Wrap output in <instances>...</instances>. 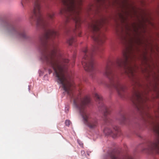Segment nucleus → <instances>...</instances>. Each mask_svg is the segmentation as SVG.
<instances>
[{
	"label": "nucleus",
	"instance_id": "f257e3e1",
	"mask_svg": "<svg viewBox=\"0 0 159 159\" xmlns=\"http://www.w3.org/2000/svg\"><path fill=\"white\" fill-rule=\"evenodd\" d=\"M53 69L58 83L61 84L63 89L70 98L73 107L82 117L85 125L90 129H94L98 125L97 119L92 118L87 110L90 103V98L87 96L81 97L74 93L75 86L74 83L66 75V71L69 62H46Z\"/></svg>",
	"mask_w": 159,
	"mask_h": 159
},
{
	"label": "nucleus",
	"instance_id": "f03ea898",
	"mask_svg": "<svg viewBox=\"0 0 159 159\" xmlns=\"http://www.w3.org/2000/svg\"><path fill=\"white\" fill-rule=\"evenodd\" d=\"M62 2L63 7L60 11V13L65 16L66 22L70 20L75 22V29L74 31L79 36H81L79 29L81 23L80 14L82 0H62Z\"/></svg>",
	"mask_w": 159,
	"mask_h": 159
},
{
	"label": "nucleus",
	"instance_id": "7ed1b4c3",
	"mask_svg": "<svg viewBox=\"0 0 159 159\" xmlns=\"http://www.w3.org/2000/svg\"><path fill=\"white\" fill-rule=\"evenodd\" d=\"M136 57V56L131 52L125 51L123 52V57L121 58H118L114 65L119 69L122 70L123 73L134 79L135 77V70L130 64V61L134 60Z\"/></svg>",
	"mask_w": 159,
	"mask_h": 159
},
{
	"label": "nucleus",
	"instance_id": "20e7f679",
	"mask_svg": "<svg viewBox=\"0 0 159 159\" xmlns=\"http://www.w3.org/2000/svg\"><path fill=\"white\" fill-rule=\"evenodd\" d=\"M110 64V65L107 64V65L103 74L108 78L111 85L116 89L120 97L123 98L125 92L126 87L120 83L118 75L111 66L112 63Z\"/></svg>",
	"mask_w": 159,
	"mask_h": 159
},
{
	"label": "nucleus",
	"instance_id": "39448f33",
	"mask_svg": "<svg viewBox=\"0 0 159 159\" xmlns=\"http://www.w3.org/2000/svg\"><path fill=\"white\" fill-rule=\"evenodd\" d=\"M105 23V20L102 18L93 21L89 26L92 32V38L99 45L103 43L105 40V35L101 30Z\"/></svg>",
	"mask_w": 159,
	"mask_h": 159
},
{
	"label": "nucleus",
	"instance_id": "423d86ee",
	"mask_svg": "<svg viewBox=\"0 0 159 159\" xmlns=\"http://www.w3.org/2000/svg\"><path fill=\"white\" fill-rule=\"evenodd\" d=\"M102 49L99 47H94L90 51H88L87 48H85L83 50L84 56L82 61V64L84 69L87 71L91 72L92 75L95 73L93 57V53L96 51H100Z\"/></svg>",
	"mask_w": 159,
	"mask_h": 159
},
{
	"label": "nucleus",
	"instance_id": "0eeeda50",
	"mask_svg": "<svg viewBox=\"0 0 159 159\" xmlns=\"http://www.w3.org/2000/svg\"><path fill=\"white\" fill-rule=\"evenodd\" d=\"M131 100L139 111L144 109L145 99L140 92L136 90H134Z\"/></svg>",
	"mask_w": 159,
	"mask_h": 159
},
{
	"label": "nucleus",
	"instance_id": "6e6552de",
	"mask_svg": "<svg viewBox=\"0 0 159 159\" xmlns=\"http://www.w3.org/2000/svg\"><path fill=\"white\" fill-rule=\"evenodd\" d=\"M7 30L9 35L12 38L25 39L28 37L24 31L17 29L13 25L8 24Z\"/></svg>",
	"mask_w": 159,
	"mask_h": 159
},
{
	"label": "nucleus",
	"instance_id": "1a4fd4ad",
	"mask_svg": "<svg viewBox=\"0 0 159 159\" xmlns=\"http://www.w3.org/2000/svg\"><path fill=\"white\" fill-rule=\"evenodd\" d=\"M94 96L96 99V101L99 102V105L98 106L99 110L104 112L105 121L106 123L109 122L110 119L107 116V115L110 113V109L103 104L102 102V98L100 95L95 93L94 94Z\"/></svg>",
	"mask_w": 159,
	"mask_h": 159
},
{
	"label": "nucleus",
	"instance_id": "9d476101",
	"mask_svg": "<svg viewBox=\"0 0 159 159\" xmlns=\"http://www.w3.org/2000/svg\"><path fill=\"white\" fill-rule=\"evenodd\" d=\"M147 151L150 153L159 154V137L153 142L150 143Z\"/></svg>",
	"mask_w": 159,
	"mask_h": 159
},
{
	"label": "nucleus",
	"instance_id": "9b49d317",
	"mask_svg": "<svg viewBox=\"0 0 159 159\" xmlns=\"http://www.w3.org/2000/svg\"><path fill=\"white\" fill-rule=\"evenodd\" d=\"M120 131L119 127L115 126L113 127V130L108 128H106L103 130L104 133L107 135H111L114 138L116 137Z\"/></svg>",
	"mask_w": 159,
	"mask_h": 159
},
{
	"label": "nucleus",
	"instance_id": "f8f14e48",
	"mask_svg": "<svg viewBox=\"0 0 159 159\" xmlns=\"http://www.w3.org/2000/svg\"><path fill=\"white\" fill-rule=\"evenodd\" d=\"M108 156L111 159H133V158L130 156H126L120 158L118 152L113 151L108 153Z\"/></svg>",
	"mask_w": 159,
	"mask_h": 159
},
{
	"label": "nucleus",
	"instance_id": "ddd939ff",
	"mask_svg": "<svg viewBox=\"0 0 159 159\" xmlns=\"http://www.w3.org/2000/svg\"><path fill=\"white\" fill-rule=\"evenodd\" d=\"M154 131L159 135V124H155L152 123Z\"/></svg>",
	"mask_w": 159,
	"mask_h": 159
},
{
	"label": "nucleus",
	"instance_id": "4468645a",
	"mask_svg": "<svg viewBox=\"0 0 159 159\" xmlns=\"http://www.w3.org/2000/svg\"><path fill=\"white\" fill-rule=\"evenodd\" d=\"M75 41V39L74 37H72L70 38L67 40V43L70 45H71L73 42Z\"/></svg>",
	"mask_w": 159,
	"mask_h": 159
},
{
	"label": "nucleus",
	"instance_id": "2eb2a0df",
	"mask_svg": "<svg viewBox=\"0 0 159 159\" xmlns=\"http://www.w3.org/2000/svg\"><path fill=\"white\" fill-rule=\"evenodd\" d=\"M121 119L120 120V121L121 123H124L125 122V121L126 119L125 117V116L124 114H123L121 116Z\"/></svg>",
	"mask_w": 159,
	"mask_h": 159
},
{
	"label": "nucleus",
	"instance_id": "dca6fc26",
	"mask_svg": "<svg viewBox=\"0 0 159 159\" xmlns=\"http://www.w3.org/2000/svg\"><path fill=\"white\" fill-rule=\"evenodd\" d=\"M54 14L53 13H49L48 15V19H52L53 17Z\"/></svg>",
	"mask_w": 159,
	"mask_h": 159
},
{
	"label": "nucleus",
	"instance_id": "f3484780",
	"mask_svg": "<svg viewBox=\"0 0 159 159\" xmlns=\"http://www.w3.org/2000/svg\"><path fill=\"white\" fill-rule=\"evenodd\" d=\"M70 123V121L69 120H66L65 121L66 125L67 126H69Z\"/></svg>",
	"mask_w": 159,
	"mask_h": 159
},
{
	"label": "nucleus",
	"instance_id": "a211bd4d",
	"mask_svg": "<svg viewBox=\"0 0 159 159\" xmlns=\"http://www.w3.org/2000/svg\"><path fill=\"white\" fill-rule=\"evenodd\" d=\"M78 143L79 144V145L81 146H83V144L81 142H80H80L78 140Z\"/></svg>",
	"mask_w": 159,
	"mask_h": 159
},
{
	"label": "nucleus",
	"instance_id": "6ab92c4d",
	"mask_svg": "<svg viewBox=\"0 0 159 159\" xmlns=\"http://www.w3.org/2000/svg\"><path fill=\"white\" fill-rule=\"evenodd\" d=\"M134 26V30L135 31H136V30H137V27H136V26L135 25H134V26Z\"/></svg>",
	"mask_w": 159,
	"mask_h": 159
},
{
	"label": "nucleus",
	"instance_id": "aec40b11",
	"mask_svg": "<svg viewBox=\"0 0 159 159\" xmlns=\"http://www.w3.org/2000/svg\"><path fill=\"white\" fill-rule=\"evenodd\" d=\"M138 41L139 42V43H140V40L139 39H138Z\"/></svg>",
	"mask_w": 159,
	"mask_h": 159
},
{
	"label": "nucleus",
	"instance_id": "412c9836",
	"mask_svg": "<svg viewBox=\"0 0 159 159\" xmlns=\"http://www.w3.org/2000/svg\"><path fill=\"white\" fill-rule=\"evenodd\" d=\"M75 56H74V57H73L74 58H75Z\"/></svg>",
	"mask_w": 159,
	"mask_h": 159
},
{
	"label": "nucleus",
	"instance_id": "4be33fe9",
	"mask_svg": "<svg viewBox=\"0 0 159 159\" xmlns=\"http://www.w3.org/2000/svg\"><path fill=\"white\" fill-rule=\"evenodd\" d=\"M49 73H50L51 72V71H50V70H49Z\"/></svg>",
	"mask_w": 159,
	"mask_h": 159
},
{
	"label": "nucleus",
	"instance_id": "5701e85b",
	"mask_svg": "<svg viewBox=\"0 0 159 159\" xmlns=\"http://www.w3.org/2000/svg\"><path fill=\"white\" fill-rule=\"evenodd\" d=\"M148 116L149 117H150V116L149 115H148Z\"/></svg>",
	"mask_w": 159,
	"mask_h": 159
}]
</instances>
